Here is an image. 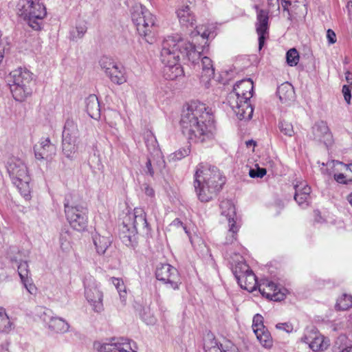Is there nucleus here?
<instances>
[{"label":"nucleus","mask_w":352,"mask_h":352,"mask_svg":"<svg viewBox=\"0 0 352 352\" xmlns=\"http://www.w3.org/2000/svg\"><path fill=\"white\" fill-rule=\"evenodd\" d=\"M87 28L85 23L80 22L77 23L75 30H73L70 32L71 39L75 41L76 39L82 38V36L87 32Z\"/></svg>","instance_id":"42"},{"label":"nucleus","mask_w":352,"mask_h":352,"mask_svg":"<svg viewBox=\"0 0 352 352\" xmlns=\"http://www.w3.org/2000/svg\"><path fill=\"white\" fill-rule=\"evenodd\" d=\"M77 133L78 128L74 120L67 119L63 131V140H66V141H76Z\"/></svg>","instance_id":"31"},{"label":"nucleus","mask_w":352,"mask_h":352,"mask_svg":"<svg viewBox=\"0 0 352 352\" xmlns=\"http://www.w3.org/2000/svg\"><path fill=\"white\" fill-rule=\"evenodd\" d=\"M49 329L56 333H63L68 331L69 324L63 318L59 317H51L48 322Z\"/></svg>","instance_id":"28"},{"label":"nucleus","mask_w":352,"mask_h":352,"mask_svg":"<svg viewBox=\"0 0 352 352\" xmlns=\"http://www.w3.org/2000/svg\"><path fill=\"white\" fill-rule=\"evenodd\" d=\"M342 93L344 100L347 103H349L351 98L350 87L348 85H344L342 87Z\"/></svg>","instance_id":"53"},{"label":"nucleus","mask_w":352,"mask_h":352,"mask_svg":"<svg viewBox=\"0 0 352 352\" xmlns=\"http://www.w3.org/2000/svg\"><path fill=\"white\" fill-rule=\"evenodd\" d=\"M162 73L164 77L169 80H176L184 74L183 67L179 63L164 65Z\"/></svg>","instance_id":"24"},{"label":"nucleus","mask_w":352,"mask_h":352,"mask_svg":"<svg viewBox=\"0 0 352 352\" xmlns=\"http://www.w3.org/2000/svg\"><path fill=\"white\" fill-rule=\"evenodd\" d=\"M266 328L263 324V317L260 314H256L252 320V329L254 333L258 330Z\"/></svg>","instance_id":"46"},{"label":"nucleus","mask_w":352,"mask_h":352,"mask_svg":"<svg viewBox=\"0 0 352 352\" xmlns=\"http://www.w3.org/2000/svg\"><path fill=\"white\" fill-rule=\"evenodd\" d=\"M226 182L216 167H208L203 164L197 166L194 188L199 200L208 202L216 197Z\"/></svg>","instance_id":"2"},{"label":"nucleus","mask_w":352,"mask_h":352,"mask_svg":"<svg viewBox=\"0 0 352 352\" xmlns=\"http://www.w3.org/2000/svg\"><path fill=\"white\" fill-rule=\"evenodd\" d=\"M352 306V296L342 294L338 300L336 308L338 310H346Z\"/></svg>","instance_id":"38"},{"label":"nucleus","mask_w":352,"mask_h":352,"mask_svg":"<svg viewBox=\"0 0 352 352\" xmlns=\"http://www.w3.org/2000/svg\"><path fill=\"white\" fill-rule=\"evenodd\" d=\"M6 168L14 185L21 195L26 200H29L31 197V177L26 164L19 158L12 157L8 161Z\"/></svg>","instance_id":"6"},{"label":"nucleus","mask_w":352,"mask_h":352,"mask_svg":"<svg viewBox=\"0 0 352 352\" xmlns=\"http://www.w3.org/2000/svg\"><path fill=\"white\" fill-rule=\"evenodd\" d=\"M253 88L250 78L241 80L234 85L227 97L228 104L240 120H250L252 117L254 109L250 100L253 95Z\"/></svg>","instance_id":"4"},{"label":"nucleus","mask_w":352,"mask_h":352,"mask_svg":"<svg viewBox=\"0 0 352 352\" xmlns=\"http://www.w3.org/2000/svg\"><path fill=\"white\" fill-rule=\"evenodd\" d=\"M347 201L349 204L352 206V192L347 196Z\"/></svg>","instance_id":"62"},{"label":"nucleus","mask_w":352,"mask_h":352,"mask_svg":"<svg viewBox=\"0 0 352 352\" xmlns=\"http://www.w3.org/2000/svg\"><path fill=\"white\" fill-rule=\"evenodd\" d=\"M115 351L119 352H138L135 342L124 338H116Z\"/></svg>","instance_id":"29"},{"label":"nucleus","mask_w":352,"mask_h":352,"mask_svg":"<svg viewBox=\"0 0 352 352\" xmlns=\"http://www.w3.org/2000/svg\"><path fill=\"white\" fill-rule=\"evenodd\" d=\"M267 1L270 8H276L278 10L280 9L279 0H267Z\"/></svg>","instance_id":"58"},{"label":"nucleus","mask_w":352,"mask_h":352,"mask_svg":"<svg viewBox=\"0 0 352 352\" xmlns=\"http://www.w3.org/2000/svg\"><path fill=\"white\" fill-rule=\"evenodd\" d=\"M170 227L172 228H182L185 232V233L189 236V232L187 230V228L179 219H175L174 221H173L170 224Z\"/></svg>","instance_id":"51"},{"label":"nucleus","mask_w":352,"mask_h":352,"mask_svg":"<svg viewBox=\"0 0 352 352\" xmlns=\"http://www.w3.org/2000/svg\"><path fill=\"white\" fill-rule=\"evenodd\" d=\"M337 165H340L342 168L341 170H344L345 176L347 177L349 182H352V164H345L340 162H336Z\"/></svg>","instance_id":"48"},{"label":"nucleus","mask_w":352,"mask_h":352,"mask_svg":"<svg viewBox=\"0 0 352 352\" xmlns=\"http://www.w3.org/2000/svg\"><path fill=\"white\" fill-rule=\"evenodd\" d=\"M205 352H239L237 347L230 341L224 340L219 343L215 339H210L204 344Z\"/></svg>","instance_id":"20"},{"label":"nucleus","mask_w":352,"mask_h":352,"mask_svg":"<svg viewBox=\"0 0 352 352\" xmlns=\"http://www.w3.org/2000/svg\"><path fill=\"white\" fill-rule=\"evenodd\" d=\"M341 352H352V346H347L342 350Z\"/></svg>","instance_id":"61"},{"label":"nucleus","mask_w":352,"mask_h":352,"mask_svg":"<svg viewBox=\"0 0 352 352\" xmlns=\"http://www.w3.org/2000/svg\"><path fill=\"white\" fill-rule=\"evenodd\" d=\"M60 247L63 252L69 253L72 250V236L70 232L63 229L60 233Z\"/></svg>","instance_id":"33"},{"label":"nucleus","mask_w":352,"mask_h":352,"mask_svg":"<svg viewBox=\"0 0 352 352\" xmlns=\"http://www.w3.org/2000/svg\"><path fill=\"white\" fill-rule=\"evenodd\" d=\"M334 179L340 184H347L349 183L347 177L345 176L344 172L342 173L334 174Z\"/></svg>","instance_id":"52"},{"label":"nucleus","mask_w":352,"mask_h":352,"mask_svg":"<svg viewBox=\"0 0 352 352\" xmlns=\"http://www.w3.org/2000/svg\"><path fill=\"white\" fill-rule=\"evenodd\" d=\"M228 232L226 238V244H232L236 239V234L240 226L236 222L228 224Z\"/></svg>","instance_id":"40"},{"label":"nucleus","mask_w":352,"mask_h":352,"mask_svg":"<svg viewBox=\"0 0 352 352\" xmlns=\"http://www.w3.org/2000/svg\"><path fill=\"white\" fill-rule=\"evenodd\" d=\"M201 63L200 83L205 89H209L211 87V82L214 76V68L212 61L208 56H204L201 59Z\"/></svg>","instance_id":"19"},{"label":"nucleus","mask_w":352,"mask_h":352,"mask_svg":"<svg viewBox=\"0 0 352 352\" xmlns=\"http://www.w3.org/2000/svg\"><path fill=\"white\" fill-rule=\"evenodd\" d=\"M11 329L9 317L3 307H0V332H8Z\"/></svg>","instance_id":"41"},{"label":"nucleus","mask_w":352,"mask_h":352,"mask_svg":"<svg viewBox=\"0 0 352 352\" xmlns=\"http://www.w3.org/2000/svg\"><path fill=\"white\" fill-rule=\"evenodd\" d=\"M33 74L26 68L19 67L12 71L8 81L13 98L17 101H24L32 94Z\"/></svg>","instance_id":"5"},{"label":"nucleus","mask_w":352,"mask_h":352,"mask_svg":"<svg viewBox=\"0 0 352 352\" xmlns=\"http://www.w3.org/2000/svg\"><path fill=\"white\" fill-rule=\"evenodd\" d=\"M34 155L36 160H50L56 155V148L49 138L41 139L38 144L34 146Z\"/></svg>","instance_id":"15"},{"label":"nucleus","mask_w":352,"mask_h":352,"mask_svg":"<svg viewBox=\"0 0 352 352\" xmlns=\"http://www.w3.org/2000/svg\"><path fill=\"white\" fill-rule=\"evenodd\" d=\"M190 150L189 147L182 148L171 154L170 157L173 160H179L188 156L190 154Z\"/></svg>","instance_id":"47"},{"label":"nucleus","mask_w":352,"mask_h":352,"mask_svg":"<svg viewBox=\"0 0 352 352\" xmlns=\"http://www.w3.org/2000/svg\"><path fill=\"white\" fill-rule=\"evenodd\" d=\"M177 14L182 25L192 27L196 21L191 8L188 5L181 6L177 10Z\"/></svg>","instance_id":"23"},{"label":"nucleus","mask_w":352,"mask_h":352,"mask_svg":"<svg viewBox=\"0 0 352 352\" xmlns=\"http://www.w3.org/2000/svg\"><path fill=\"white\" fill-rule=\"evenodd\" d=\"M86 111L93 119L98 120L100 117V108L98 99L96 95H90L85 100Z\"/></svg>","instance_id":"25"},{"label":"nucleus","mask_w":352,"mask_h":352,"mask_svg":"<svg viewBox=\"0 0 352 352\" xmlns=\"http://www.w3.org/2000/svg\"><path fill=\"white\" fill-rule=\"evenodd\" d=\"M100 65L111 81L117 85H122L127 80L125 68L113 59L104 56L100 60Z\"/></svg>","instance_id":"10"},{"label":"nucleus","mask_w":352,"mask_h":352,"mask_svg":"<svg viewBox=\"0 0 352 352\" xmlns=\"http://www.w3.org/2000/svg\"><path fill=\"white\" fill-rule=\"evenodd\" d=\"M276 207L278 209H282L284 207V204L280 200H278L275 203Z\"/></svg>","instance_id":"60"},{"label":"nucleus","mask_w":352,"mask_h":352,"mask_svg":"<svg viewBox=\"0 0 352 352\" xmlns=\"http://www.w3.org/2000/svg\"><path fill=\"white\" fill-rule=\"evenodd\" d=\"M312 133L316 140L327 146L331 144L332 135L326 122L323 121L316 122L312 127Z\"/></svg>","instance_id":"21"},{"label":"nucleus","mask_w":352,"mask_h":352,"mask_svg":"<svg viewBox=\"0 0 352 352\" xmlns=\"http://www.w3.org/2000/svg\"><path fill=\"white\" fill-rule=\"evenodd\" d=\"M221 214L229 223L236 222L235 207L230 200H223L220 204Z\"/></svg>","instance_id":"27"},{"label":"nucleus","mask_w":352,"mask_h":352,"mask_svg":"<svg viewBox=\"0 0 352 352\" xmlns=\"http://www.w3.org/2000/svg\"><path fill=\"white\" fill-rule=\"evenodd\" d=\"M76 141H66L63 140V152L65 156L70 160H72L76 151L75 145Z\"/></svg>","instance_id":"37"},{"label":"nucleus","mask_w":352,"mask_h":352,"mask_svg":"<svg viewBox=\"0 0 352 352\" xmlns=\"http://www.w3.org/2000/svg\"><path fill=\"white\" fill-rule=\"evenodd\" d=\"M65 213L70 226L78 231L85 229L87 221V209L82 204L70 202L65 199L64 202Z\"/></svg>","instance_id":"9"},{"label":"nucleus","mask_w":352,"mask_h":352,"mask_svg":"<svg viewBox=\"0 0 352 352\" xmlns=\"http://www.w3.org/2000/svg\"><path fill=\"white\" fill-rule=\"evenodd\" d=\"M254 333L257 340L263 347L270 349L272 346L273 340L267 328L263 329V330L257 329Z\"/></svg>","instance_id":"35"},{"label":"nucleus","mask_w":352,"mask_h":352,"mask_svg":"<svg viewBox=\"0 0 352 352\" xmlns=\"http://www.w3.org/2000/svg\"><path fill=\"white\" fill-rule=\"evenodd\" d=\"M143 190L144 193L150 197H153L155 195L154 190L146 184L143 185Z\"/></svg>","instance_id":"55"},{"label":"nucleus","mask_w":352,"mask_h":352,"mask_svg":"<svg viewBox=\"0 0 352 352\" xmlns=\"http://www.w3.org/2000/svg\"><path fill=\"white\" fill-rule=\"evenodd\" d=\"M252 271L249 266L243 261H239L234 267H232V272L236 280L239 276L242 277L244 274H248Z\"/></svg>","instance_id":"39"},{"label":"nucleus","mask_w":352,"mask_h":352,"mask_svg":"<svg viewBox=\"0 0 352 352\" xmlns=\"http://www.w3.org/2000/svg\"><path fill=\"white\" fill-rule=\"evenodd\" d=\"M279 129L280 131L289 137H292L294 134L293 125L291 122L282 120L279 123Z\"/></svg>","instance_id":"44"},{"label":"nucleus","mask_w":352,"mask_h":352,"mask_svg":"<svg viewBox=\"0 0 352 352\" xmlns=\"http://www.w3.org/2000/svg\"><path fill=\"white\" fill-rule=\"evenodd\" d=\"M125 227L131 226L135 232L141 231L148 234L151 228L146 219V215L142 208H135L132 212L128 213L123 220Z\"/></svg>","instance_id":"13"},{"label":"nucleus","mask_w":352,"mask_h":352,"mask_svg":"<svg viewBox=\"0 0 352 352\" xmlns=\"http://www.w3.org/2000/svg\"><path fill=\"white\" fill-rule=\"evenodd\" d=\"M24 284L25 287L27 289V290L30 293L33 294L34 291H35V286L31 283H29V280L28 279L26 281L23 282Z\"/></svg>","instance_id":"57"},{"label":"nucleus","mask_w":352,"mask_h":352,"mask_svg":"<svg viewBox=\"0 0 352 352\" xmlns=\"http://www.w3.org/2000/svg\"><path fill=\"white\" fill-rule=\"evenodd\" d=\"M293 0H282L281 5L284 11L289 13V7L292 6Z\"/></svg>","instance_id":"56"},{"label":"nucleus","mask_w":352,"mask_h":352,"mask_svg":"<svg viewBox=\"0 0 352 352\" xmlns=\"http://www.w3.org/2000/svg\"><path fill=\"white\" fill-rule=\"evenodd\" d=\"M256 8V32L258 35V48L261 50L266 36L268 35V12L265 10H259Z\"/></svg>","instance_id":"14"},{"label":"nucleus","mask_w":352,"mask_h":352,"mask_svg":"<svg viewBox=\"0 0 352 352\" xmlns=\"http://www.w3.org/2000/svg\"><path fill=\"white\" fill-rule=\"evenodd\" d=\"M131 19L139 34L144 37L146 42L152 43L156 25L155 16L145 7L140 6L133 8Z\"/></svg>","instance_id":"8"},{"label":"nucleus","mask_w":352,"mask_h":352,"mask_svg":"<svg viewBox=\"0 0 352 352\" xmlns=\"http://www.w3.org/2000/svg\"><path fill=\"white\" fill-rule=\"evenodd\" d=\"M157 280L168 285L173 289H178L181 284L180 277L177 270L168 263L159 264L155 270Z\"/></svg>","instance_id":"12"},{"label":"nucleus","mask_w":352,"mask_h":352,"mask_svg":"<svg viewBox=\"0 0 352 352\" xmlns=\"http://www.w3.org/2000/svg\"><path fill=\"white\" fill-rule=\"evenodd\" d=\"M345 78L348 83L352 85V73L350 72H346L345 73Z\"/></svg>","instance_id":"59"},{"label":"nucleus","mask_w":352,"mask_h":352,"mask_svg":"<svg viewBox=\"0 0 352 352\" xmlns=\"http://www.w3.org/2000/svg\"><path fill=\"white\" fill-rule=\"evenodd\" d=\"M85 296L94 311L100 313L103 310V294L100 289V284L91 276L86 278L85 282Z\"/></svg>","instance_id":"11"},{"label":"nucleus","mask_w":352,"mask_h":352,"mask_svg":"<svg viewBox=\"0 0 352 352\" xmlns=\"http://www.w3.org/2000/svg\"><path fill=\"white\" fill-rule=\"evenodd\" d=\"M287 64L291 66H296L299 61V54L295 48L290 49L286 54Z\"/></svg>","instance_id":"43"},{"label":"nucleus","mask_w":352,"mask_h":352,"mask_svg":"<svg viewBox=\"0 0 352 352\" xmlns=\"http://www.w3.org/2000/svg\"><path fill=\"white\" fill-rule=\"evenodd\" d=\"M276 93L282 102H286L294 98V87L289 82H284L278 86Z\"/></svg>","instance_id":"30"},{"label":"nucleus","mask_w":352,"mask_h":352,"mask_svg":"<svg viewBox=\"0 0 352 352\" xmlns=\"http://www.w3.org/2000/svg\"><path fill=\"white\" fill-rule=\"evenodd\" d=\"M201 38L204 39V40H206L208 38V34L206 32H204L202 34H201Z\"/></svg>","instance_id":"63"},{"label":"nucleus","mask_w":352,"mask_h":352,"mask_svg":"<svg viewBox=\"0 0 352 352\" xmlns=\"http://www.w3.org/2000/svg\"><path fill=\"white\" fill-rule=\"evenodd\" d=\"M110 280L118 290L122 306H124L126 302V291L123 280L115 277L111 278Z\"/></svg>","instance_id":"36"},{"label":"nucleus","mask_w":352,"mask_h":352,"mask_svg":"<svg viewBox=\"0 0 352 352\" xmlns=\"http://www.w3.org/2000/svg\"><path fill=\"white\" fill-rule=\"evenodd\" d=\"M276 328L279 330L284 331L287 333H292L294 330L293 324L289 322L278 323L276 324Z\"/></svg>","instance_id":"50"},{"label":"nucleus","mask_w":352,"mask_h":352,"mask_svg":"<svg viewBox=\"0 0 352 352\" xmlns=\"http://www.w3.org/2000/svg\"><path fill=\"white\" fill-rule=\"evenodd\" d=\"M258 290L263 296L274 301H280L285 298V293L272 281L264 280L258 285Z\"/></svg>","instance_id":"17"},{"label":"nucleus","mask_w":352,"mask_h":352,"mask_svg":"<svg viewBox=\"0 0 352 352\" xmlns=\"http://www.w3.org/2000/svg\"><path fill=\"white\" fill-rule=\"evenodd\" d=\"M327 38L328 40L329 44H334L336 42V35L335 32L329 29L327 32Z\"/></svg>","instance_id":"54"},{"label":"nucleus","mask_w":352,"mask_h":352,"mask_svg":"<svg viewBox=\"0 0 352 352\" xmlns=\"http://www.w3.org/2000/svg\"><path fill=\"white\" fill-rule=\"evenodd\" d=\"M180 56L196 64L201 58V52L190 42L179 36H167L162 43L160 58L164 65L179 63Z\"/></svg>","instance_id":"3"},{"label":"nucleus","mask_w":352,"mask_h":352,"mask_svg":"<svg viewBox=\"0 0 352 352\" xmlns=\"http://www.w3.org/2000/svg\"><path fill=\"white\" fill-rule=\"evenodd\" d=\"M180 124L182 132L195 142L204 143L214 137L215 126L206 105L192 101L183 109Z\"/></svg>","instance_id":"1"},{"label":"nucleus","mask_w":352,"mask_h":352,"mask_svg":"<svg viewBox=\"0 0 352 352\" xmlns=\"http://www.w3.org/2000/svg\"><path fill=\"white\" fill-rule=\"evenodd\" d=\"M294 188L296 191L294 199L300 207L303 208H306L309 206V203L311 193L310 186H309L306 182H302L295 184Z\"/></svg>","instance_id":"22"},{"label":"nucleus","mask_w":352,"mask_h":352,"mask_svg":"<svg viewBox=\"0 0 352 352\" xmlns=\"http://www.w3.org/2000/svg\"><path fill=\"white\" fill-rule=\"evenodd\" d=\"M237 282L242 289L250 292L254 291L257 287L256 278L252 271L244 274L242 277L239 276Z\"/></svg>","instance_id":"26"},{"label":"nucleus","mask_w":352,"mask_h":352,"mask_svg":"<svg viewBox=\"0 0 352 352\" xmlns=\"http://www.w3.org/2000/svg\"><path fill=\"white\" fill-rule=\"evenodd\" d=\"M28 265L26 261H20L18 265V273L22 282L28 278Z\"/></svg>","instance_id":"45"},{"label":"nucleus","mask_w":352,"mask_h":352,"mask_svg":"<svg viewBox=\"0 0 352 352\" xmlns=\"http://www.w3.org/2000/svg\"><path fill=\"white\" fill-rule=\"evenodd\" d=\"M93 241L96 251L99 254H104L111 243V240L109 236H101L98 233L93 236Z\"/></svg>","instance_id":"32"},{"label":"nucleus","mask_w":352,"mask_h":352,"mask_svg":"<svg viewBox=\"0 0 352 352\" xmlns=\"http://www.w3.org/2000/svg\"><path fill=\"white\" fill-rule=\"evenodd\" d=\"M16 10L17 14L27 21L30 27L34 30H41L47 12L45 6L39 0H19Z\"/></svg>","instance_id":"7"},{"label":"nucleus","mask_w":352,"mask_h":352,"mask_svg":"<svg viewBox=\"0 0 352 352\" xmlns=\"http://www.w3.org/2000/svg\"><path fill=\"white\" fill-rule=\"evenodd\" d=\"M246 144L248 146H250L252 145H255V142L253 140H249V141L246 142Z\"/></svg>","instance_id":"64"},{"label":"nucleus","mask_w":352,"mask_h":352,"mask_svg":"<svg viewBox=\"0 0 352 352\" xmlns=\"http://www.w3.org/2000/svg\"><path fill=\"white\" fill-rule=\"evenodd\" d=\"M146 145L148 151L151 153V156L148 157L147 162L146 163L145 172L153 177L154 175V170L152 167V162L155 158L162 159V153L159 148L157 142L155 137L152 135H148L146 140Z\"/></svg>","instance_id":"16"},{"label":"nucleus","mask_w":352,"mask_h":352,"mask_svg":"<svg viewBox=\"0 0 352 352\" xmlns=\"http://www.w3.org/2000/svg\"><path fill=\"white\" fill-rule=\"evenodd\" d=\"M266 169L263 168L257 167L256 169H250L249 172V175L252 178H262L264 175H266Z\"/></svg>","instance_id":"49"},{"label":"nucleus","mask_w":352,"mask_h":352,"mask_svg":"<svg viewBox=\"0 0 352 352\" xmlns=\"http://www.w3.org/2000/svg\"><path fill=\"white\" fill-rule=\"evenodd\" d=\"M116 338L106 340L104 341H95L94 349L98 352H112L115 351Z\"/></svg>","instance_id":"34"},{"label":"nucleus","mask_w":352,"mask_h":352,"mask_svg":"<svg viewBox=\"0 0 352 352\" xmlns=\"http://www.w3.org/2000/svg\"><path fill=\"white\" fill-rule=\"evenodd\" d=\"M301 342L309 345V347L314 352L323 351L329 345V340L321 334L312 333L305 335L301 338Z\"/></svg>","instance_id":"18"}]
</instances>
